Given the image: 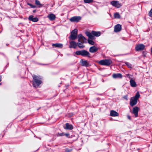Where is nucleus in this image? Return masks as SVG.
I'll return each instance as SVG.
<instances>
[{
	"label": "nucleus",
	"instance_id": "3",
	"mask_svg": "<svg viewBox=\"0 0 152 152\" xmlns=\"http://www.w3.org/2000/svg\"><path fill=\"white\" fill-rule=\"evenodd\" d=\"M140 95L138 92H137L134 97H131L130 99V104L131 106H133L137 103V99L139 98Z\"/></svg>",
	"mask_w": 152,
	"mask_h": 152
},
{
	"label": "nucleus",
	"instance_id": "12",
	"mask_svg": "<svg viewBox=\"0 0 152 152\" xmlns=\"http://www.w3.org/2000/svg\"><path fill=\"white\" fill-rule=\"evenodd\" d=\"M69 48H75L77 45V43L73 41H69Z\"/></svg>",
	"mask_w": 152,
	"mask_h": 152
},
{
	"label": "nucleus",
	"instance_id": "36",
	"mask_svg": "<svg viewBox=\"0 0 152 152\" xmlns=\"http://www.w3.org/2000/svg\"><path fill=\"white\" fill-rule=\"evenodd\" d=\"M70 151H71V150H69L68 149H66L65 150V151L66 152H69Z\"/></svg>",
	"mask_w": 152,
	"mask_h": 152
},
{
	"label": "nucleus",
	"instance_id": "37",
	"mask_svg": "<svg viewBox=\"0 0 152 152\" xmlns=\"http://www.w3.org/2000/svg\"><path fill=\"white\" fill-rule=\"evenodd\" d=\"M127 117H128V118L129 119H131L129 115H128L127 116Z\"/></svg>",
	"mask_w": 152,
	"mask_h": 152
},
{
	"label": "nucleus",
	"instance_id": "27",
	"mask_svg": "<svg viewBox=\"0 0 152 152\" xmlns=\"http://www.w3.org/2000/svg\"><path fill=\"white\" fill-rule=\"evenodd\" d=\"M91 39H88V43L91 45H94V42Z\"/></svg>",
	"mask_w": 152,
	"mask_h": 152
},
{
	"label": "nucleus",
	"instance_id": "32",
	"mask_svg": "<svg viewBox=\"0 0 152 152\" xmlns=\"http://www.w3.org/2000/svg\"><path fill=\"white\" fill-rule=\"evenodd\" d=\"M28 4L32 8H34L35 7V6L34 5H33L30 4L28 3Z\"/></svg>",
	"mask_w": 152,
	"mask_h": 152
},
{
	"label": "nucleus",
	"instance_id": "2",
	"mask_svg": "<svg viewBox=\"0 0 152 152\" xmlns=\"http://www.w3.org/2000/svg\"><path fill=\"white\" fill-rule=\"evenodd\" d=\"M86 34L89 39H92L94 38V36L96 37H99L100 35L101 32L99 31H91V33L88 31L86 32Z\"/></svg>",
	"mask_w": 152,
	"mask_h": 152
},
{
	"label": "nucleus",
	"instance_id": "1",
	"mask_svg": "<svg viewBox=\"0 0 152 152\" xmlns=\"http://www.w3.org/2000/svg\"><path fill=\"white\" fill-rule=\"evenodd\" d=\"M32 77L33 78V86L34 87L37 88L42 83L40 77L34 75L32 76Z\"/></svg>",
	"mask_w": 152,
	"mask_h": 152
},
{
	"label": "nucleus",
	"instance_id": "9",
	"mask_svg": "<svg viewBox=\"0 0 152 152\" xmlns=\"http://www.w3.org/2000/svg\"><path fill=\"white\" fill-rule=\"evenodd\" d=\"M145 47V45L142 44H138L136 45L135 47V50L137 51L143 50L144 49Z\"/></svg>",
	"mask_w": 152,
	"mask_h": 152
},
{
	"label": "nucleus",
	"instance_id": "38",
	"mask_svg": "<svg viewBox=\"0 0 152 152\" xmlns=\"http://www.w3.org/2000/svg\"><path fill=\"white\" fill-rule=\"evenodd\" d=\"M1 76H0V81H1Z\"/></svg>",
	"mask_w": 152,
	"mask_h": 152
},
{
	"label": "nucleus",
	"instance_id": "40",
	"mask_svg": "<svg viewBox=\"0 0 152 152\" xmlns=\"http://www.w3.org/2000/svg\"><path fill=\"white\" fill-rule=\"evenodd\" d=\"M0 85H1V83H0Z\"/></svg>",
	"mask_w": 152,
	"mask_h": 152
},
{
	"label": "nucleus",
	"instance_id": "23",
	"mask_svg": "<svg viewBox=\"0 0 152 152\" xmlns=\"http://www.w3.org/2000/svg\"><path fill=\"white\" fill-rule=\"evenodd\" d=\"M83 43H82L80 42H78L77 43V45L80 48H83L85 47V46L83 44Z\"/></svg>",
	"mask_w": 152,
	"mask_h": 152
},
{
	"label": "nucleus",
	"instance_id": "14",
	"mask_svg": "<svg viewBox=\"0 0 152 152\" xmlns=\"http://www.w3.org/2000/svg\"><path fill=\"white\" fill-rule=\"evenodd\" d=\"M98 50V48L95 46L91 47L89 48V51L91 53H94L96 52Z\"/></svg>",
	"mask_w": 152,
	"mask_h": 152
},
{
	"label": "nucleus",
	"instance_id": "29",
	"mask_svg": "<svg viewBox=\"0 0 152 152\" xmlns=\"http://www.w3.org/2000/svg\"><path fill=\"white\" fill-rule=\"evenodd\" d=\"M82 50L77 51H76L75 53L77 55H80L81 56Z\"/></svg>",
	"mask_w": 152,
	"mask_h": 152
},
{
	"label": "nucleus",
	"instance_id": "26",
	"mask_svg": "<svg viewBox=\"0 0 152 152\" xmlns=\"http://www.w3.org/2000/svg\"><path fill=\"white\" fill-rule=\"evenodd\" d=\"M93 0H84V2L85 3H90L93 2Z\"/></svg>",
	"mask_w": 152,
	"mask_h": 152
},
{
	"label": "nucleus",
	"instance_id": "39",
	"mask_svg": "<svg viewBox=\"0 0 152 152\" xmlns=\"http://www.w3.org/2000/svg\"><path fill=\"white\" fill-rule=\"evenodd\" d=\"M35 11H35V10H34V11H33V12H35Z\"/></svg>",
	"mask_w": 152,
	"mask_h": 152
},
{
	"label": "nucleus",
	"instance_id": "5",
	"mask_svg": "<svg viewBox=\"0 0 152 152\" xmlns=\"http://www.w3.org/2000/svg\"><path fill=\"white\" fill-rule=\"evenodd\" d=\"M77 30L75 29L72 30L71 32V34L69 38L72 40H75L77 37Z\"/></svg>",
	"mask_w": 152,
	"mask_h": 152
},
{
	"label": "nucleus",
	"instance_id": "7",
	"mask_svg": "<svg viewBox=\"0 0 152 152\" xmlns=\"http://www.w3.org/2000/svg\"><path fill=\"white\" fill-rule=\"evenodd\" d=\"M110 4L112 6L117 8H119L121 6V4L117 1H112L111 2Z\"/></svg>",
	"mask_w": 152,
	"mask_h": 152
},
{
	"label": "nucleus",
	"instance_id": "6",
	"mask_svg": "<svg viewBox=\"0 0 152 152\" xmlns=\"http://www.w3.org/2000/svg\"><path fill=\"white\" fill-rule=\"evenodd\" d=\"M78 41L79 42H81L82 43H84L86 42V39L81 34L78 35Z\"/></svg>",
	"mask_w": 152,
	"mask_h": 152
},
{
	"label": "nucleus",
	"instance_id": "15",
	"mask_svg": "<svg viewBox=\"0 0 152 152\" xmlns=\"http://www.w3.org/2000/svg\"><path fill=\"white\" fill-rule=\"evenodd\" d=\"M34 16L32 15L28 17L29 20L32 21L33 22H37L38 20V19L37 17L34 18Z\"/></svg>",
	"mask_w": 152,
	"mask_h": 152
},
{
	"label": "nucleus",
	"instance_id": "35",
	"mask_svg": "<svg viewBox=\"0 0 152 152\" xmlns=\"http://www.w3.org/2000/svg\"><path fill=\"white\" fill-rule=\"evenodd\" d=\"M64 135L67 137H69V133H66L64 134Z\"/></svg>",
	"mask_w": 152,
	"mask_h": 152
},
{
	"label": "nucleus",
	"instance_id": "33",
	"mask_svg": "<svg viewBox=\"0 0 152 152\" xmlns=\"http://www.w3.org/2000/svg\"><path fill=\"white\" fill-rule=\"evenodd\" d=\"M126 75L127 76V77H128L129 79H132V78H131V76H132V75L129 74H127Z\"/></svg>",
	"mask_w": 152,
	"mask_h": 152
},
{
	"label": "nucleus",
	"instance_id": "31",
	"mask_svg": "<svg viewBox=\"0 0 152 152\" xmlns=\"http://www.w3.org/2000/svg\"><path fill=\"white\" fill-rule=\"evenodd\" d=\"M149 15L150 16H152V8L151 9L149 13Z\"/></svg>",
	"mask_w": 152,
	"mask_h": 152
},
{
	"label": "nucleus",
	"instance_id": "34",
	"mask_svg": "<svg viewBox=\"0 0 152 152\" xmlns=\"http://www.w3.org/2000/svg\"><path fill=\"white\" fill-rule=\"evenodd\" d=\"M123 98L124 99H126L127 100H128L127 96V95H126V96H124V97H123Z\"/></svg>",
	"mask_w": 152,
	"mask_h": 152
},
{
	"label": "nucleus",
	"instance_id": "22",
	"mask_svg": "<svg viewBox=\"0 0 152 152\" xmlns=\"http://www.w3.org/2000/svg\"><path fill=\"white\" fill-rule=\"evenodd\" d=\"M53 47L58 48H61L63 47V45L61 43H55L52 45Z\"/></svg>",
	"mask_w": 152,
	"mask_h": 152
},
{
	"label": "nucleus",
	"instance_id": "10",
	"mask_svg": "<svg viewBox=\"0 0 152 152\" xmlns=\"http://www.w3.org/2000/svg\"><path fill=\"white\" fill-rule=\"evenodd\" d=\"M140 110L139 107L136 106L133 108L132 109V113H133L135 117H137L138 115V111Z\"/></svg>",
	"mask_w": 152,
	"mask_h": 152
},
{
	"label": "nucleus",
	"instance_id": "13",
	"mask_svg": "<svg viewBox=\"0 0 152 152\" xmlns=\"http://www.w3.org/2000/svg\"><path fill=\"white\" fill-rule=\"evenodd\" d=\"M81 56H86L88 57H90V54L86 50H82Z\"/></svg>",
	"mask_w": 152,
	"mask_h": 152
},
{
	"label": "nucleus",
	"instance_id": "21",
	"mask_svg": "<svg viewBox=\"0 0 152 152\" xmlns=\"http://www.w3.org/2000/svg\"><path fill=\"white\" fill-rule=\"evenodd\" d=\"M130 85L132 87H135L137 86L135 82L132 79H131L130 80Z\"/></svg>",
	"mask_w": 152,
	"mask_h": 152
},
{
	"label": "nucleus",
	"instance_id": "30",
	"mask_svg": "<svg viewBox=\"0 0 152 152\" xmlns=\"http://www.w3.org/2000/svg\"><path fill=\"white\" fill-rule=\"evenodd\" d=\"M58 136H63L64 135V133H58L57 134Z\"/></svg>",
	"mask_w": 152,
	"mask_h": 152
},
{
	"label": "nucleus",
	"instance_id": "18",
	"mask_svg": "<svg viewBox=\"0 0 152 152\" xmlns=\"http://www.w3.org/2000/svg\"><path fill=\"white\" fill-rule=\"evenodd\" d=\"M66 126L64 127V129H67L72 130L73 129V127L72 125L69 124L68 123L65 124Z\"/></svg>",
	"mask_w": 152,
	"mask_h": 152
},
{
	"label": "nucleus",
	"instance_id": "19",
	"mask_svg": "<svg viewBox=\"0 0 152 152\" xmlns=\"http://www.w3.org/2000/svg\"><path fill=\"white\" fill-rule=\"evenodd\" d=\"M82 65L83 66H85L86 67H88L91 65L87 61H82Z\"/></svg>",
	"mask_w": 152,
	"mask_h": 152
},
{
	"label": "nucleus",
	"instance_id": "8",
	"mask_svg": "<svg viewBox=\"0 0 152 152\" xmlns=\"http://www.w3.org/2000/svg\"><path fill=\"white\" fill-rule=\"evenodd\" d=\"M81 19L80 16H74L69 19V20L72 22H78Z\"/></svg>",
	"mask_w": 152,
	"mask_h": 152
},
{
	"label": "nucleus",
	"instance_id": "24",
	"mask_svg": "<svg viewBox=\"0 0 152 152\" xmlns=\"http://www.w3.org/2000/svg\"><path fill=\"white\" fill-rule=\"evenodd\" d=\"M35 4L37 5H38L39 7L42 6V5L40 3V1L38 0H36L35 1Z\"/></svg>",
	"mask_w": 152,
	"mask_h": 152
},
{
	"label": "nucleus",
	"instance_id": "25",
	"mask_svg": "<svg viewBox=\"0 0 152 152\" xmlns=\"http://www.w3.org/2000/svg\"><path fill=\"white\" fill-rule=\"evenodd\" d=\"M114 17L115 18H120V15L118 13H116L114 14Z\"/></svg>",
	"mask_w": 152,
	"mask_h": 152
},
{
	"label": "nucleus",
	"instance_id": "16",
	"mask_svg": "<svg viewBox=\"0 0 152 152\" xmlns=\"http://www.w3.org/2000/svg\"><path fill=\"white\" fill-rule=\"evenodd\" d=\"M47 17L50 20H54L55 19V18H56L55 15L54 14L52 13H50L49 14Z\"/></svg>",
	"mask_w": 152,
	"mask_h": 152
},
{
	"label": "nucleus",
	"instance_id": "11",
	"mask_svg": "<svg viewBox=\"0 0 152 152\" xmlns=\"http://www.w3.org/2000/svg\"><path fill=\"white\" fill-rule=\"evenodd\" d=\"M121 30V26L120 24H118L115 25L114 27V31L115 32L120 31Z\"/></svg>",
	"mask_w": 152,
	"mask_h": 152
},
{
	"label": "nucleus",
	"instance_id": "28",
	"mask_svg": "<svg viewBox=\"0 0 152 152\" xmlns=\"http://www.w3.org/2000/svg\"><path fill=\"white\" fill-rule=\"evenodd\" d=\"M125 63L128 68H132V65L131 64L128 62H125Z\"/></svg>",
	"mask_w": 152,
	"mask_h": 152
},
{
	"label": "nucleus",
	"instance_id": "20",
	"mask_svg": "<svg viewBox=\"0 0 152 152\" xmlns=\"http://www.w3.org/2000/svg\"><path fill=\"white\" fill-rule=\"evenodd\" d=\"M122 75L120 73H118L117 74H114L113 75V77L114 78H121L122 77Z\"/></svg>",
	"mask_w": 152,
	"mask_h": 152
},
{
	"label": "nucleus",
	"instance_id": "4",
	"mask_svg": "<svg viewBox=\"0 0 152 152\" xmlns=\"http://www.w3.org/2000/svg\"><path fill=\"white\" fill-rule=\"evenodd\" d=\"M112 61L110 59H105L100 61L99 63L101 65L109 66L112 63Z\"/></svg>",
	"mask_w": 152,
	"mask_h": 152
},
{
	"label": "nucleus",
	"instance_id": "17",
	"mask_svg": "<svg viewBox=\"0 0 152 152\" xmlns=\"http://www.w3.org/2000/svg\"><path fill=\"white\" fill-rule=\"evenodd\" d=\"M110 115L111 116L115 117L118 116V113L114 110H111L110 112Z\"/></svg>",
	"mask_w": 152,
	"mask_h": 152
}]
</instances>
